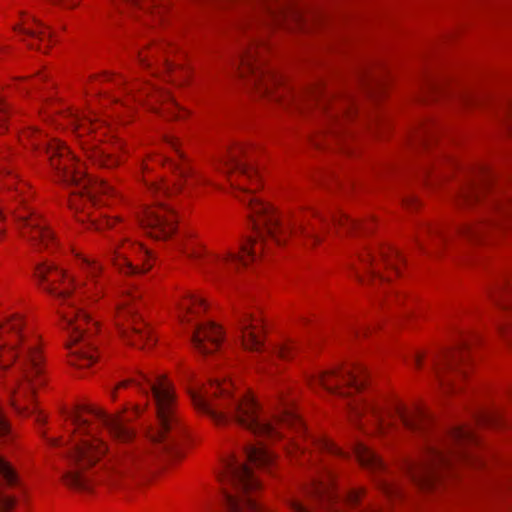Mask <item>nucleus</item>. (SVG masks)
<instances>
[{
	"label": "nucleus",
	"mask_w": 512,
	"mask_h": 512,
	"mask_svg": "<svg viewBox=\"0 0 512 512\" xmlns=\"http://www.w3.org/2000/svg\"><path fill=\"white\" fill-rule=\"evenodd\" d=\"M366 376L367 371L364 366L354 365L346 369L319 372L313 383L331 393L339 392L341 395H345L344 392L340 391V384L359 391L364 387Z\"/></svg>",
	"instance_id": "nucleus-13"
},
{
	"label": "nucleus",
	"mask_w": 512,
	"mask_h": 512,
	"mask_svg": "<svg viewBox=\"0 0 512 512\" xmlns=\"http://www.w3.org/2000/svg\"><path fill=\"white\" fill-rule=\"evenodd\" d=\"M73 439L66 457L69 469L63 482L77 491H89L93 481L117 486L142 475L152 461L147 449L134 442V432L119 416L92 405L67 415Z\"/></svg>",
	"instance_id": "nucleus-1"
},
{
	"label": "nucleus",
	"mask_w": 512,
	"mask_h": 512,
	"mask_svg": "<svg viewBox=\"0 0 512 512\" xmlns=\"http://www.w3.org/2000/svg\"><path fill=\"white\" fill-rule=\"evenodd\" d=\"M19 139L22 144L26 145L27 142L35 149H40L43 146L59 180L76 188V191L73 192L74 196L70 199L71 208L78 209L76 202L78 196L84 197L85 194L87 200L92 201L98 193L110 194L113 192V188L108 183L88 177L83 172L81 165L76 164L75 157L71 155L69 149L59 142L44 139L40 132L32 128L23 131Z\"/></svg>",
	"instance_id": "nucleus-6"
},
{
	"label": "nucleus",
	"mask_w": 512,
	"mask_h": 512,
	"mask_svg": "<svg viewBox=\"0 0 512 512\" xmlns=\"http://www.w3.org/2000/svg\"><path fill=\"white\" fill-rule=\"evenodd\" d=\"M306 97L309 105H317L330 123L339 122L342 118L351 114L352 100L350 98L337 99L322 87L311 88Z\"/></svg>",
	"instance_id": "nucleus-14"
},
{
	"label": "nucleus",
	"mask_w": 512,
	"mask_h": 512,
	"mask_svg": "<svg viewBox=\"0 0 512 512\" xmlns=\"http://www.w3.org/2000/svg\"><path fill=\"white\" fill-rule=\"evenodd\" d=\"M168 144L175 150V153L177 154L178 158L180 160L183 159V154L182 152L179 150V142L176 138L174 137H170L168 140H167Z\"/></svg>",
	"instance_id": "nucleus-42"
},
{
	"label": "nucleus",
	"mask_w": 512,
	"mask_h": 512,
	"mask_svg": "<svg viewBox=\"0 0 512 512\" xmlns=\"http://www.w3.org/2000/svg\"><path fill=\"white\" fill-rule=\"evenodd\" d=\"M140 222L147 233L156 239H166L175 231V216L162 203L156 208H145Z\"/></svg>",
	"instance_id": "nucleus-16"
},
{
	"label": "nucleus",
	"mask_w": 512,
	"mask_h": 512,
	"mask_svg": "<svg viewBox=\"0 0 512 512\" xmlns=\"http://www.w3.org/2000/svg\"><path fill=\"white\" fill-rule=\"evenodd\" d=\"M274 420L278 424L294 429L300 435L307 434L302 420L288 402H283L281 410L274 415Z\"/></svg>",
	"instance_id": "nucleus-24"
},
{
	"label": "nucleus",
	"mask_w": 512,
	"mask_h": 512,
	"mask_svg": "<svg viewBox=\"0 0 512 512\" xmlns=\"http://www.w3.org/2000/svg\"><path fill=\"white\" fill-rule=\"evenodd\" d=\"M510 300H512V288L505 289L496 301L503 309H508V301Z\"/></svg>",
	"instance_id": "nucleus-37"
},
{
	"label": "nucleus",
	"mask_w": 512,
	"mask_h": 512,
	"mask_svg": "<svg viewBox=\"0 0 512 512\" xmlns=\"http://www.w3.org/2000/svg\"><path fill=\"white\" fill-rule=\"evenodd\" d=\"M294 446L298 451H301L302 453H304V450L306 449V447H302L299 442H295Z\"/></svg>",
	"instance_id": "nucleus-47"
},
{
	"label": "nucleus",
	"mask_w": 512,
	"mask_h": 512,
	"mask_svg": "<svg viewBox=\"0 0 512 512\" xmlns=\"http://www.w3.org/2000/svg\"><path fill=\"white\" fill-rule=\"evenodd\" d=\"M3 213H2V210H0V219H3Z\"/></svg>",
	"instance_id": "nucleus-52"
},
{
	"label": "nucleus",
	"mask_w": 512,
	"mask_h": 512,
	"mask_svg": "<svg viewBox=\"0 0 512 512\" xmlns=\"http://www.w3.org/2000/svg\"><path fill=\"white\" fill-rule=\"evenodd\" d=\"M205 307V301L196 295H190L187 297L182 303V309L187 312H193L194 314L198 313V309Z\"/></svg>",
	"instance_id": "nucleus-33"
},
{
	"label": "nucleus",
	"mask_w": 512,
	"mask_h": 512,
	"mask_svg": "<svg viewBox=\"0 0 512 512\" xmlns=\"http://www.w3.org/2000/svg\"><path fill=\"white\" fill-rule=\"evenodd\" d=\"M272 98H279V95H272Z\"/></svg>",
	"instance_id": "nucleus-55"
},
{
	"label": "nucleus",
	"mask_w": 512,
	"mask_h": 512,
	"mask_svg": "<svg viewBox=\"0 0 512 512\" xmlns=\"http://www.w3.org/2000/svg\"><path fill=\"white\" fill-rule=\"evenodd\" d=\"M82 260V269L85 271L87 276L91 279V281H94L95 278L100 274L101 272V265L96 261L92 260L86 257H81Z\"/></svg>",
	"instance_id": "nucleus-32"
},
{
	"label": "nucleus",
	"mask_w": 512,
	"mask_h": 512,
	"mask_svg": "<svg viewBox=\"0 0 512 512\" xmlns=\"http://www.w3.org/2000/svg\"><path fill=\"white\" fill-rule=\"evenodd\" d=\"M129 248L133 250V252L139 253L143 258L149 257V252L141 245H129Z\"/></svg>",
	"instance_id": "nucleus-45"
},
{
	"label": "nucleus",
	"mask_w": 512,
	"mask_h": 512,
	"mask_svg": "<svg viewBox=\"0 0 512 512\" xmlns=\"http://www.w3.org/2000/svg\"><path fill=\"white\" fill-rule=\"evenodd\" d=\"M400 260L401 255L399 252L390 248L382 250L379 255V259H376V257L373 256L370 252H367L361 256V262L367 269L368 277L372 279H379V281L385 280V278L380 273V264L397 271V261Z\"/></svg>",
	"instance_id": "nucleus-22"
},
{
	"label": "nucleus",
	"mask_w": 512,
	"mask_h": 512,
	"mask_svg": "<svg viewBox=\"0 0 512 512\" xmlns=\"http://www.w3.org/2000/svg\"><path fill=\"white\" fill-rule=\"evenodd\" d=\"M24 202H25V199H22V200L20 201V205H23V204H24Z\"/></svg>",
	"instance_id": "nucleus-53"
},
{
	"label": "nucleus",
	"mask_w": 512,
	"mask_h": 512,
	"mask_svg": "<svg viewBox=\"0 0 512 512\" xmlns=\"http://www.w3.org/2000/svg\"><path fill=\"white\" fill-rule=\"evenodd\" d=\"M244 455L247 461L258 467H269L274 461L272 453L261 444L245 445Z\"/></svg>",
	"instance_id": "nucleus-26"
},
{
	"label": "nucleus",
	"mask_w": 512,
	"mask_h": 512,
	"mask_svg": "<svg viewBox=\"0 0 512 512\" xmlns=\"http://www.w3.org/2000/svg\"><path fill=\"white\" fill-rule=\"evenodd\" d=\"M138 297L139 295L136 294L127 296L119 307V317L127 318L133 324L132 331L130 333L123 331V335L131 345L138 346V342L144 341L147 345H152L154 343L153 336L143 324L137 322L138 307L135 301Z\"/></svg>",
	"instance_id": "nucleus-17"
},
{
	"label": "nucleus",
	"mask_w": 512,
	"mask_h": 512,
	"mask_svg": "<svg viewBox=\"0 0 512 512\" xmlns=\"http://www.w3.org/2000/svg\"><path fill=\"white\" fill-rule=\"evenodd\" d=\"M35 276L44 291L55 297L61 308L59 314L63 327L70 333L71 364L88 367L96 360L94 348L90 343V335L96 330V322L82 312L76 305V297L72 294L83 285L70 277L53 263H41L36 267Z\"/></svg>",
	"instance_id": "nucleus-4"
},
{
	"label": "nucleus",
	"mask_w": 512,
	"mask_h": 512,
	"mask_svg": "<svg viewBox=\"0 0 512 512\" xmlns=\"http://www.w3.org/2000/svg\"><path fill=\"white\" fill-rule=\"evenodd\" d=\"M492 176L485 168L465 186L460 199L467 205L485 202V210L476 222L455 229V233L469 239L480 238L481 235L495 227H500L512 219V193H494L490 191Z\"/></svg>",
	"instance_id": "nucleus-7"
},
{
	"label": "nucleus",
	"mask_w": 512,
	"mask_h": 512,
	"mask_svg": "<svg viewBox=\"0 0 512 512\" xmlns=\"http://www.w3.org/2000/svg\"><path fill=\"white\" fill-rule=\"evenodd\" d=\"M222 339L223 332L221 327L213 322L197 325L191 336L194 348L204 355L216 351Z\"/></svg>",
	"instance_id": "nucleus-18"
},
{
	"label": "nucleus",
	"mask_w": 512,
	"mask_h": 512,
	"mask_svg": "<svg viewBox=\"0 0 512 512\" xmlns=\"http://www.w3.org/2000/svg\"><path fill=\"white\" fill-rule=\"evenodd\" d=\"M413 361H414L415 365L419 366V364L421 362V355L419 353H415L413 355Z\"/></svg>",
	"instance_id": "nucleus-46"
},
{
	"label": "nucleus",
	"mask_w": 512,
	"mask_h": 512,
	"mask_svg": "<svg viewBox=\"0 0 512 512\" xmlns=\"http://www.w3.org/2000/svg\"><path fill=\"white\" fill-rule=\"evenodd\" d=\"M308 440L309 445L319 452H325L337 457H345V453L326 438L309 436Z\"/></svg>",
	"instance_id": "nucleus-29"
},
{
	"label": "nucleus",
	"mask_w": 512,
	"mask_h": 512,
	"mask_svg": "<svg viewBox=\"0 0 512 512\" xmlns=\"http://www.w3.org/2000/svg\"><path fill=\"white\" fill-rule=\"evenodd\" d=\"M132 384L144 395L151 394L156 414V424L149 431L151 442L161 446L164 451L175 447L182 427L176 413V402L171 383L165 376L154 379L140 373L135 378L122 382L119 387Z\"/></svg>",
	"instance_id": "nucleus-9"
},
{
	"label": "nucleus",
	"mask_w": 512,
	"mask_h": 512,
	"mask_svg": "<svg viewBox=\"0 0 512 512\" xmlns=\"http://www.w3.org/2000/svg\"><path fill=\"white\" fill-rule=\"evenodd\" d=\"M242 78H249L252 86L257 88L262 95L269 96L277 78L268 70L262 67V62L258 60V46L251 43L248 48L243 50L234 63Z\"/></svg>",
	"instance_id": "nucleus-11"
},
{
	"label": "nucleus",
	"mask_w": 512,
	"mask_h": 512,
	"mask_svg": "<svg viewBox=\"0 0 512 512\" xmlns=\"http://www.w3.org/2000/svg\"><path fill=\"white\" fill-rule=\"evenodd\" d=\"M237 327L241 335L242 344L246 349L251 351L262 350V326L260 320L248 312H241L237 315Z\"/></svg>",
	"instance_id": "nucleus-20"
},
{
	"label": "nucleus",
	"mask_w": 512,
	"mask_h": 512,
	"mask_svg": "<svg viewBox=\"0 0 512 512\" xmlns=\"http://www.w3.org/2000/svg\"><path fill=\"white\" fill-rule=\"evenodd\" d=\"M126 247L122 246L121 248H117L114 250V256L112 258L114 265L119 268V270L126 274H141L146 272L150 266L146 264H133L132 259L123 251Z\"/></svg>",
	"instance_id": "nucleus-27"
},
{
	"label": "nucleus",
	"mask_w": 512,
	"mask_h": 512,
	"mask_svg": "<svg viewBox=\"0 0 512 512\" xmlns=\"http://www.w3.org/2000/svg\"><path fill=\"white\" fill-rule=\"evenodd\" d=\"M349 409L355 419L369 416L374 422V428L378 433L386 434L390 430L401 426L414 433L428 435L431 426V418L428 411L422 406H416L413 410H407L401 403H395L392 408L384 409L372 402L359 400L348 403Z\"/></svg>",
	"instance_id": "nucleus-10"
},
{
	"label": "nucleus",
	"mask_w": 512,
	"mask_h": 512,
	"mask_svg": "<svg viewBox=\"0 0 512 512\" xmlns=\"http://www.w3.org/2000/svg\"><path fill=\"white\" fill-rule=\"evenodd\" d=\"M358 278L360 281H363V278L361 277V275H358Z\"/></svg>",
	"instance_id": "nucleus-58"
},
{
	"label": "nucleus",
	"mask_w": 512,
	"mask_h": 512,
	"mask_svg": "<svg viewBox=\"0 0 512 512\" xmlns=\"http://www.w3.org/2000/svg\"><path fill=\"white\" fill-rule=\"evenodd\" d=\"M428 232L431 234H435L442 239H447L448 237H450L442 228H438V227L429 228Z\"/></svg>",
	"instance_id": "nucleus-44"
},
{
	"label": "nucleus",
	"mask_w": 512,
	"mask_h": 512,
	"mask_svg": "<svg viewBox=\"0 0 512 512\" xmlns=\"http://www.w3.org/2000/svg\"><path fill=\"white\" fill-rule=\"evenodd\" d=\"M171 166L179 172L181 182L178 184V190H184L189 192L194 186L204 182L202 177L195 175L194 172L175 160L170 161Z\"/></svg>",
	"instance_id": "nucleus-28"
},
{
	"label": "nucleus",
	"mask_w": 512,
	"mask_h": 512,
	"mask_svg": "<svg viewBox=\"0 0 512 512\" xmlns=\"http://www.w3.org/2000/svg\"><path fill=\"white\" fill-rule=\"evenodd\" d=\"M105 224L110 226V225H112V222H111V220H105Z\"/></svg>",
	"instance_id": "nucleus-51"
},
{
	"label": "nucleus",
	"mask_w": 512,
	"mask_h": 512,
	"mask_svg": "<svg viewBox=\"0 0 512 512\" xmlns=\"http://www.w3.org/2000/svg\"><path fill=\"white\" fill-rule=\"evenodd\" d=\"M50 444L53 445V446H57L59 445V440L58 439H50Z\"/></svg>",
	"instance_id": "nucleus-50"
},
{
	"label": "nucleus",
	"mask_w": 512,
	"mask_h": 512,
	"mask_svg": "<svg viewBox=\"0 0 512 512\" xmlns=\"http://www.w3.org/2000/svg\"><path fill=\"white\" fill-rule=\"evenodd\" d=\"M476 441V436L469 428L460 426L433 435L425 443L423 458L407 464L411 479L422 488H431L438 479L439 469L450 466L452 455L464 457V447Z\"/></svg>",
	"instance_id": "nucleus-8"
},
{
	"label": "nucleus",
	"mask_w": 512,
	"mask_h": 512,
	"mask_svg": "<svg viewBox=\"0 0 512 512\" xmlns=\"http://www.w3.org/2000/svg\"><path fill=\"white\" fill-rule=\"evenodd\" d=\"M272 98H279V95H272Z\"/></svg>",
	"instance_id": "nucleus-57"
},
{
	"label": "nucleus",
	"mask_w": 512,
	"mask_h": 512,
	"mask_svg": "<svg viewBox=\"0 0 512 512\" xmlns=\"http://www.w3.org/2000/svg\"><path fill=\"white\" fill-rule=\"evenodd\" d=\"M4 234V230L0 229V236Z\"/></svg>",
	"instance_id": "nucleus-54"
},
{
	"label": "nucleus",
	"mask_w": 512,
	"mask_h": 512,
	"mask_svg": "<svg viewBox=\"0 0 512 512\" xmlns=\"http://www.w3.org/2000/svg\"><path fill=\"white\" fill-rule=\"evenodd\" d=\"M236 197L239 198L249 208V217L256 232L255 238H249L247 242L241 245L239 254L229 250L223 253L207 254L201 248H182V253L191 259H201L205 257V269L208 273L217 274L222 267L248 265L258 258V254L266 245V236H269L278 245L283 244L289 235H301L308 239L312 244L320 241L318 226L326 227L329 224L327 218L320 215L317 211L311 213V218L295 217L289 219L287 223L280 220L278 214L268 204L251 194L252 189H247L241 183Z\"/></svg>",
	"instance_id": "nucleus-2"
},
{
	"label": "nucleus",
	"mask_w": 512,
	"mask_h": 512,
	"mask_svg": "<svg viewBox=\"0 0 512 512\" xmlns=\"http://www.w3.org/2000/svg\"><path fill=\"white\" fill-rule=\"evenodd\" d=\"M324 477L315 478L311 487L307 490L309 497L320 501L323 505L331 506L327 512H342L339 508L332 506L340 496L335 492L332 485V472L325 464L321 467Z\"/></svg>",
	"instance_id": "nucleus-19"
},
{
	"label": "nucleus",
	"mask_w": 512,
	"mask_h": 512,
	"mask_svg": "<svg viewBox=\"0 0 512 512\" xmlns=\"http://www.w3.org/2000/svg\"><path fill=\"white\" fill-rule=\"evenodd\" d=\"M245 154L244 147H235L227 156L224 165L227 169V173L237 172L239 176L243 179L257 180L258 172L254 169V167L242 160V156Z\"/></svg>",
	"instance_id": "nucleus-23"
},
{
	"label": "nucleus",
	"mask_w": 512,
	"mask_h": 512,
	"mask_svg": "<svg viewBox=\"0 0 512 512\" xmlns=\"http://www.w3.org/2000/svg\"><path fill=\"white\" fill-rule=\"evenodd\" d=\"M332 222L334 225H340L348 230L357 229L360 227V224L355 222L354 220L349 219L347 216L340 215L338 217L334 216L332 218Z\"/></svg>",
	"instance_id": "nucleus-35"
},
{
	"label": "nucleus",
	"mask_w": 512,
	"mask_h": 512,
	"mask_svg": "<svg viewBox=\"0 0 512 512\" xmlns=\"http://www.w3.org/2000/svg\"><path fill=\"white\" fill-rule=\"evenodd\" d=\"M272 98H279V95H272Z\"/></svg>",
	"instance_id": "nucleus-56"
},
{
	"label": "nucleus",
	"mask_w": 512,
	"mask_h": 512,
	"mask_svg": "<svg viewBox=\"0 0 512 512\" xmlns=\"http://www.w3.org/2000/svg\"><path fill=\"white\" fill-rule=\"evenodd\" d=\"M104 222H101V223H92L93 227L97 230H101L102 229V226H103Z\"/></svg>",
	"instance_id": "nucleus-48"
},
{
	"label": "nucleus",
	"mask_w": 512,
	"mask_h": 512,
	"mask_svg": "<svg viewBox=\"0 0 512 512\" xmlns=\"http://www.w3.org/2000/svg\"><path fill=\"white\" fill-rule=\"evenodd\" d=\"M14 215L22 237L26 238L34 247L50 248L56 245L54 233L42 219L28 207L9 208Z\"/></svg>",
	"instance_id": "nucleus-12"
},
{
	"label": "nucleus",
	"mask_w": 512,
	"mask_h": 512,
	"mask_svg": "<svg viewBox=\"0 0 512 512\" xmlns=\"http://www.w3.org/2000/svg\"><path fill=\"white\" fill-rule=\"evenodd\" d=\"M190 395L194 406L217 425L234 421L257 436L275 439L281 435L255 399L250 395L233 394L230 382L213 383L209 387L192 390Z\"/></svg>",
	"instance_id": "nucleus-5"
},
{
	"label": "nucleus",
	"mask_w": 512,
	"mask_h": 512,
	"mask_svg": "<svg viewBox=\"0 0 512 512\" xmlns=\"http://www.w3.org/2000/svg\"><path fill=\"white\" fill-rule=\"evenodd\" d=\"M7 110L0 99V133L6 129Z\"/></svg>",
	"instance_id": "nucleus-40"
},
{
	"label": "nucleus",
	"mask_w": 512,
	"mask_h": 512,
	"mask_svg": "<svg viewBox=\"0 0 512 512\" xmlns=\"http://www.w3.org/2000/svg\"><path fill=\"white\" fill-rule=\"evenodd\" d=\"M34 22L36 24L35 28H21V33L33 40H39L41 42L50 38L51 35L48 29L42 23L36 20H34Z\"/></svg>",
	"instance_id": "nucleus-30"
},
{
	"label": "nucleus",
	"mask_w": 512,
	"mask_h": 512,
	"mask_svg": "<svg viewBox=\"0 0 512 512\" xmlns=\"http://www.w3.org/2000/svg\"><path fill=\"white\" fill-rule=\"evenodd\" d=\"M294 349H295L294 346H292L290 344H286V345L278 347L276 349L275 353L277 354L278 357H280L282 359H288L294 353Z\"/></svg>",
	"instance_id": "nucleus-36"
},
{
	"label": "nucleus",
	"mask_w": 512,
	"mask_h": 512,
	"mask_svg": "<svg viewBox=\"0 0 512 512\" xmlns=\"http://www.w3.org/2000/svg\"><path fill=\"white\" fill-rule=\"evenodd\" d=\"M0 173L3 174V176L8 178V180L4 183V185L9 190L13 191L17 197L22 195L23 188L25 187V185L24 184L16 185V178L12 177L11 171L6 167H2L0 170Z\"/></svg>",
	"instance_id": "nucleus-34"
},
{
	"label": "nucleus",
	"mask_w": 512,
	"mask_h": 512,
	"mask_svg": "<svg viewBox=\"0 0 512 512\" xmlns=\"http://www.w3.org/2000/svg\"><path fill=\"white\" fill-rule=\"evenodd\" d=\"M19 483L14 468L4 458L0 457V512H9L15 505V497L9 489Z\"/></svg>",
	"instance_id": "nucleus-21"
},
{
	"label": "nucleus",
	"mask_w": 512,
	"mask_h": 512,
	"mask_svg": "<svg viewBox=\"0 0 512 512\" xmlns=\"http://www.w3.org/2000/svg\"><path fill=\"white\" fill-rule=\"evenodd\" d=\"M362 495V490H351L345 495V500L350 504H356Z\"/></svg>",
	"instance_id": "nucleus-39"
},
{
	"label": "nucleus",
	"mask_w": 512,
	"mask_h": 512,
	"mask_svg": "<svg viewBox=\"0 0 512 512\" xmlns=\"http://www.w3.org/2000/svg\"><path fill=\"white\" fill-rule=\"evenodd\" d=\"M91 125H92L91 122L88 120H79V119L75 120V129L77 131L82 130V129L88 130Z\"/></svg>",
	"instance_id": "nucleus-43"
},
{
	"label": "nucleus",
	"mask_w": 512,
	"mask_h": 512,
	"mask_svg": "<svg viewBox=\"0 0 512 512\" xmlns=\"http://www.w3.org/2000/svg\"><path fill=\"white\" fill-rule=\"evenodd\" d=\"M149 191L152 193V194H155L157 195L158 197L162 196V195H166L169 193V189L164 186L163 184H155V183H152L149 187H148Z\"/></svg>",
	"instance_id": "nucleus-38"
},
{
	"label": "nucleus",
	"mask_w": 512,
	"mask_h": 512,
	"mask_svg": "<svg viewBox=\"0 0 512 512\" xmlns=\"http://www.w3.org/2000/svg\"><path fill=\"white\" fill-rule=\"evenodd\" d=\"M467 347L466 342H461L457 348L445 352L438 360L434 362L435 375L441 387L447 391L455 390L453 376L464 377L465 372L460 368L464 361L463 349Z\"/></svg>",
	"instance_id": "nucleus-15"
},
{
	"label": "nucleus",
	"mask_w": 512,
	"mask_h": 512,
	"mask_svg": "<svg viewBox=\"0 0 512 512\" xmlns=\"http://www.w3.org/2000/svg\"><path fill=\"white\" fill-rule=\"evenodd\" d=\"M89 157L92 161L103 167H114L119 163L118 158L112 156L102 149L94 150L90 153Z\"/></svg>",
	"instance_id": "nucleus-31"
},
{
	"label": "nucleus",
	"mask_w": 512,
	"mask_h": 512,
	"mask_svg": "<svg viewBox=\"0 0 512 512\" xmlns=\"http://www.w3.org/2000/svg\"><path fill=\"white\" fill-rule=\"evenodd\" d=\"M13 362L16 368L5 381L14 409L23 415H35L42 423L45 416L34 403L37 388L47 382V370L39 351L38 340L22 317L15 314L0 326V369Z\"/></svg>",
	"instance_id": "nucleus-3"
},
{
	"label": "nucleus",
	"mask_w": 512,
	"mask_h": 512,
	"mask_svg": "<svg viewBox=\"0 0 512 512\" xmlns=\"http://www.w3.org/2000/svg\"><path fill=\"white\" fill-rule=\"evenodd\" d=\"M291 508L294 512H312L306 505L297 499L291 501Z\"/></svg>",
	"instance_id": "nucleus-41"
},
{
	"label": "nucleus",
	"mask_w": 512,
	"mask_h": 512,
	"mask_svg": "<svg viewBox=\"0 0 512 512\" xmlns=\"http://www.w3.org/2000/svg\"><path fill=\"white\" fill-rule=\"evenodd\" d=\"M353 453L357 461L367 469L378 471L382 470L384 467L382 460L364 443H355Z\"/></svg>",
	"instance_id": "nucleus-25"
},
{
	"label": "nucleus",
	"mask_w": 512,
	"mask_h": 512,
	"mask_svg": "<svg viewBox=\"0 0 512 512\" xmlns=\"http://www.w3.org/2000/svg\"><path fill=\"white\" fill-rule=\"evenodd\" d=\"M181 310H182V312L184 313V315L182 316V317H183V321H185V320H186V322H189V319H186V317H187V315L189 314V312H187V311L183 310L182 308H181ZM190 313H192V312L190 311Z\"/></svg>",
	"instance_id": "nucleus-49"
}]
</instances>
